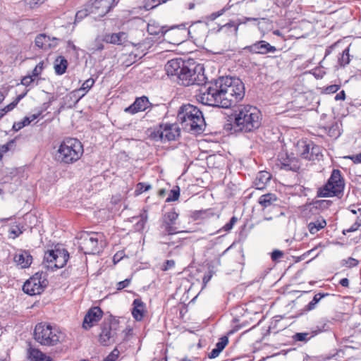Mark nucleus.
Segmentation results:
<instances>
[{"mask_svg":"<svg viewBox=\"0 0 361 361\" xmlns=\"http://www.w3.org/2000/svg\"><path fill=\"white\" fill-rule=\"evenodd\" d=\"M327 180H344L339 169H334L330 178Z\"/></svg>","mask_w":361,"mask_h":361,"instance_id":"de8ad7c7","label":"nucleus"},{"mask_svg":"<svg viewBox=\"0 0 361 361\" xmlns=\"http://www.w3.org/2000/svg\"><path fill=\"white\" fill-rule=\"evenodd\" d=\"M339 42H336L334 44H332L331 46H329L326 47L325 50V56H327L328 55L331 54L332 51L334 49V48L337 46Z\"/></svg>","mask_w":361,"mask_h":361,"instance_id":"338daca9","label":"nucleus"},{"mask_svg":"<svg viewBox=\"0 0 361 361\" xmlns=\"http://www.w3.org/2000/svg\"><path fill=\"white\" fill-rule=\"evenodd\" d=\"M180 134V129L177 123H161L150 133V137L161 142L176 140Z\"/></svg>","mask_w":361,"mask_h":361,"instance_id":"1a4fd4ad","label":"nucleus"},{"mask_svg":"<svg viewBox=\"0 0 361 361\" xmlns=\"http://www.w3.org/2000/svg\"><path fill=\"white\" fill-rule=\"evenodd\" d=\"M326 226V221L322 216H317L307 224L308 231L311 234H316L317 232Z\"/></svg>","mask_w":361,"mask_h":361,"instance_id":"b1692460","label":"nucleus"},{"mask_svg":"<svg viewBox=\"0 0 361 361\" xmlns=\"http://www.w3.org/2000/svg\"><path fill=\"white\" fill-rule=\"evenodd\" d=\"M87 3L90 13L102 18L117 5L118 0H90Z\"/></svg>","mask_w":361,"mask_h":361,"instance_id":"4468645a","label":"nucleus"},{"mask_svg":"<svg viewBox=\"0 0 361 361\" xmlns=\"http://www.w3.org/2000/svg\"><path fill=\"white\" fill-rule=\"evenodd\" d=\"M130 283V279H126L122 281H120L117 283L116 284V289L117 290H122L126 287H128Z\"/></svg>","mask_w":361,"mask_h":361,"instance_id":"e2e57ef3","label":"nucleus"},{"mask_svg":"<svg viewBox=\"0 0 361 361\" xmlns=\"http://www.w3.org/2000/svg\"><path fill=\"white\" fill-rule=\"evenodd\" d=\"M275 201H276L275 195L270 193L262 195L259 199V203L264 207H269Z\"/></svg>","mask_w":361,"mask_h":361,"instance_id":"473e14b6","label":"nucleus"},{"mask_svg":"<svg viewBox=\"0 0 361 361\" xmlns=\"http://www.w3.org/2000/svg\"><path fill=\"white\" fill-rule=\"evenodd\" d=\"M95 82V80L90 78L87 79L81 85L80 88L77 91H84V93L82 94L81 97L85 96V94L92 87Z\"/></svg>","mask_w":361,"mask_h":361,"instance_id":"e433bc0d","label":"nucleus"},{"mask_svg":"<svg viewBox=\"0 0 361 361\" xmlns=\"http://www.w3.org/2000/svg\"><path fill=\"white\" fill-rule=\"evenodd\" d=\"M104 245V236L102 233L84 232L80 235L79 245L86 255L99 253Z\"/></svg>","mask_w":361,"mask_h":361,"instance_id":"6e6552de","label":"nucleus"},{"mask_svg":"<svg viewBox=\"0 0 361 361\" xmlns=\"http://www.w3.org/2000/svg\"><path fill=\"white\" fill-rule=\"evenodd\" d=\"M149 188H150L149 185H145L142 182H139L138 184L137 185L136 189L135 190V195L136 196H137V195H140L141 193H142L144 191L149 190Z\"/></svg>","mask_w":361,"mask_h":361,"instance_id":"49530a36","label":"nucleus"},{"mask_svg":"<svg viewBox=\"0 0 361 361\" xmlns=\"http://www.w3.org/2000/svg\"><path fill=\"white\" fill-rule=\"evenodd\" d=\"M88 3L85 5V8L82 10L78 11L75 14V21H80L85 17L91 14L90 11H88Z\"/></svg>","mask_w":361,"mask_h":361,"instance_id":"a19ab883","label":"nucleus"},{"mask_svg":"<svg viewBox=\"0 0 361 361\" xmlns=\"http://www.w3.org/2000/svg\"><path fill=\"white\" fill-rule=\"evenodd\" d=\"M343 189L344 182H326L323 186L318 188L317 197H338L342 195Z\"/></svg>","mask_w":361,"mask_h":361,"instance_id":"2eb2a0df","label":"nucleus"},{"mask_svg":"<svg viewBox=\"0 0 361 361\" xmlns=\"http://www.w3.org/2000/svg\"><path fill=\"white\" fill-rule=\"evenodd\" d=\"M250 20H255V19L251 18L228 19L224 24L219 26L216 32L229 41H236L240 25Z\"/></svg>","mask_w":361,"mask_h":361,"instance_id":"9b49d317","label":"nucleus"},{"mask_svg":"<svg viewBox=\"0 0 361 361\" xmlns=\"http://www.w3.org/2000/svg\"><path fill=\"white\" fill-rule=\"evenodd\" d=\"M34 81V78L31 75H27L22 78L21 84L25 87L30 85Z\"/></svg>","mask_w":361,"mask_h":361,"instance_id":"052dcab7","label":"nucleus"},{"mask_svg":"<svg viewBox=\"0 0 361 361\" xmlns=\"http://www.w3.org/2000/svg\"><path fill=\"white\" fill-rule=\"evenodd\" d=\"M183 231H178L177 228L169 223L161 221L160 225V237L162 238H165L167 236H170L173 234H176L178 233H183Z\"/></svg>","mask_w":361,"mask_h":361,"instance_id":"a878e982","label":"nucleus"},{"mask_svg":"<svg viewBox=\"0 0 361 361\" xmlns=\"http://www.w3.org/2000/svg\"><path fill=\"white\" fill-rule=\"evenodd\" d=\"M188 23H181L170 27L161 26L159 30L162 32V36H166L170 43L179 44L188 39Z\"/></svg>","mask_w":361,"mask_h":361,"instance_id":"f8f14e48","label":"nucleus"},{"mask_svg":"<svg viewBox=\"0 0 361 361\" xmlns=\"http://www.w3.org/2000/svg\"><path fill=\"white\" fill-rule=\"evenodd\" d=\"M42 114V111H39L37 114H32L29 116H25L20 121L15 122L13 125V130L18 131L25 126H28L32 121L37 118Z\"/></svg>","mask_w":361,"mask_h":361,"instance_id":"cd10ccee","label":"nucleus"},{"mask_svg":"<svg viewBox=\"0 0 361 361\" xmlns=\"http://www.w3.org/2000/svg\"><path fill=\"white\" fill-rule=\"evenodd\" d=\"M177 119L184 130L192 134H201L205 128L202 111L190 104H183L178 111Z\"/></svg>","mask_w":361,"mask_h":361,"instance_id":"7ed1b4c3","label":"nucleus"},{"mask_svg":"<svg viewBox=\"0 0 361 361\" xmlns=\"http://www.w3.org/2000/svg\"><path fill=\"white\" fill-rule=\"evenodd\" d=\"M293 339L296 341H307L310 337L308 333H296L293 336Z\"/></svg>","mask_w":361,"mask_h":361,"instance_id":"09e8293b","label":"nucleus"},{"mask_svg":"<svg viewBox=\"0 0 361 361\" xmlns=\"http://www.w3.org/2000/svg\"><path fill=\"white\" fill-rule=\"evenodd\" d=\"M236 221H237L236 217L235 216H233L230 219V221L225 224V226L223 228L224 230L226 231H228L231 230L232 228L233 227V225L236 223Z\"/></svg>","mask_w":361,"mask_h":361,"instance_id":"680f3d73","label":"nucleus"},{"mask_svg":"<svg viewBox=\"0 0 361 361\" xmlns=\"http://www.w3.org/2000/svg\"><path fill=\"white\" fill-rule=\"evenodd\" d=\"M228 338L226 336H224L221 338L220 341L216 344V348L221 352L228 344Z\"/></svg>","mask_w":361,"mask_h":361,"instance_id":"603ef678","label":"nucleus"},{"mask_svg":"<svg viewBox=\"0 0 361 361\" xmlns=\"http://www.w3.org/2000/svg\"><path fill=\"white\" fill-rule=\"evenodd\" d=\"M328 135L330 137H337L340 135V132L338 130V126L337 123H335L334 124L331 125V126L328 128Z\"/></svg>","mask_w":361,"mask_h":361,"instance_id":"37998d69","label":"nucleus"},{"mask_svg":"<svg viewBox=\"0 0 361 361\" xmlns=\"http://www.w3.org/2000/svg\"><path fill=\"white\" fill-rule=\"evenodd\" d=\"M150 104L148 97L142 96L135 99V102L124 109L126 113L135 114L140 111H145Z\"/></svg>","mask_w":361,"mask_h":361,"instance_id":"4be33fe9","label":"nucleus"},{"mask_svg":"<svg viewBox=\"0 0 361 361\" xmlns=\"http://www.w3.org/2000/svg\"><path fill=\"white\" fill-rule=\"evenodd\" d=\"M271 175L269 172L262 171L259 172L258 176L256 178V180L261 181L263 180L264 179V180H271Z\"/></svg>","mask_w":361,"mask_h":361,"instance_id":"3c124183","label":"nucleus"},{"mask_svg":"<svg viewBox=\"0 0 361 361\" xmlns=\"http://www.w3.org/2000/svg\"><path fill=\"white\" fill-rule=\"evenodd\" d=\"M197 100L206 106L231 108L245 97V85L238 78L219 77L199 85Z\"/></svg>","mask_w":361,"mask_h":361,"instance_id":"f257e3e1","label":"nucleus"},{"mask_svg":"<svg viewBox=\"0 0 361 361\" xmlns=\"http://www.w3.org/2000/svg\"><path fill=\"white\" fill-rule=\"evenodd\" d=\"M32 261V257L26 250H20L14 256V262L21 268L28 267Z\"/></svg>","mask_w":361,"mask_h":361,"instance_id":"5701e85b","label":"nucleus"},{"mask_svg":"<svg viewBox=\"0 0 361 361\" xmlns=\"http://www.w3.org/2000/svg\"><path fill=\"white\" fill-rule=\"evenodd\" d=\"M43 70V62H39L32 70L31 76L37 77L42 73Z\"/></svg>","mask_w":361,"mask_h":361,"instance_id":"6e6d98bb","label":"nucleus"},{"mask_svg":"<svg viewBox=\"0 0 361 361\" xmlns=\"http://www.w3.org/2000/svg\"><path fill=\"white\" fill-rule=\"evenodd\" d=\"M234 128L235 131L253 132L262 124L260 111L251 105H240L234 113Z\"/></svg>","mask_w":361,"mask_h":361,"instance_id":"20e7f679","label":"nucleus"},{"mask_svg":"<svg viewBox=\"0 0 361 361\" xmlns=\"http://www.w3.org/2000/svg\"><path fill=\"white\" fill-rule=\"evenodd\" d=\"M350 60L351 56L350 55V46H348L342 51V53L338 56V62L341 66L344 67L350 63Z\"/></svg>","mask_w":361,"mask_h":361,"instance_id":"c756f323","label":"nucleus"},{"mask_svg":"<svg viewBox=\"0 0 361 361\" xmlns=\"http://www.w3.org/2000/svg\"><path fill=\"white\" fill-rule=\"evenodd\" d=\"M34 338L42 345L54 346L64 339V334L56 326L39 323L34 330Z\"/></svg>","mask_w":361,"mask_h":361,"instance_id":"423d86ee","label":"nucleus"},{"mask_svg":"<svg viewBox=\"0 0 361 361\" xmlns=\"http://www.w3.org/2000/svg\"><path fill=\"white\" fill-rule=\"evenodd\" d=\"M133 308L132 314L137 321H140L143 318L145 311V304L140 299H135L133 302Z\"/></svg>","mask_w":361,"mask_h":361,"instance_id":"bb28decb","label":"nucleus"},{"mask_svg":"<svg viewBox=\"0 0 361 361\" xmlns=\"http://www.w3.org/2000/svg\"><path fill=\"white\" fill-rule=\"evenodd\" d=\"M331 204L329 200H317L312 202V205L316 209H327Z\"/></svg>","mask_w":361,"mask_h":361,"instance_id":"ea45409f","label":"nucleus"},{"mask_svg":"<svg viewBox=\"0 0 361 361\" xmlns=\"http://www.w3.org/2000/svg\"><path fill=\"white\" fill-rule=\"evenodd\" d=\"M227 10L228 8L224 7L218 11L213 12L207 17V19L213 21L216 20L217 18L221 16Z\"/></svg>","mask_w":361,"mask_h":361,"instance_id":"a18cd8bd","label":"nucleus"},{"mask_svg":"<svg viewBox=\"0 0 361 361\" xmlns=\"http://www.w3.org/2000/svg\"><path fill=\"white\" fill-rule=\"evenodd\" d=\"M69 259V253L63 248L49 250L45 252L43 265L48 269L63 267Z\"/></svg>","mask_w":361,"mask_h":361,"instance_id":"9d476101","label":"nucleus"},{"mask_svg":"<svg viewBox=\"0 0 361 361\" xmlns=\"http://www.w3.org/2000/svg\"><path fill=\"white\" fill-rule=\"evenodd\" d=\"M245 49L250 53L262 55L268 53H274L277 50L274 46L271 45L264 40L257 41L251 45L247 46Z\"/></svg>","mask_w":361,"mask_h":361,"instance_id":"aec40b11","label":"nucleus"},{"mask_svg":"<svg viewBox=\"0 0 361 361\" xmlns=\"http://www.w3.org/2000/svg\"><path fill=\"white\" fill-rule=\"evenodd\" d=\"M329 295V293H317L314 295L312 301H310L305 307L307 311L314 310L318 302L324 297Z\"/></svg>","mask_w":361,"mask_h":361,"instance_id":"2f4dec72","label":"nucleus"},{"mask_svg":"<svg viewBox=\"0 0 361 361\" xmlns=\"http://www.w3.org/2000/svg\"><path fill=\"white\" fill-rule=\"evenodd\" d=\"M45 0H25V4L30 8H34L42 4Z\"/></svg>","mask_w":361,"mask_h":361,"instance_id":"5fc2aeb1","label":"nucleus"},{"mask_svg":"<svg viewBox=\"0 0 361 361\" xmlns=\"http://www.w3.org/2000/svg\"><path fill=\"white\" fill-rule=\"evenodd\" d=\"M283 256V252L279 250H274L271 253V258L273 262H279Z\"/></svg>","mask_w":361,"mask_h":361,"instance_id":"8fccbe9b","label":"nucleus"},{"mask_svg":"<svg viewBox=\"0 0 361 361\" xmlns=\"http://www.w3.org/2000/svg\"><path fill=\"white\" fill-rule=\"evenodd\" d=\"M297 147L298 152L302 159L309 161H319L323 157L321 147L311 141H299Z\"/></svg>","mask_w":361,"mask_h":361,"instance_id":"ddd939ff","label":"nucleus"},{"mask_svg":"<svg viewBox=\"0 0 361 361\" xmlns=\"http://www.w3.org/2000/svg\"><path fill=\"white\" fill-rule=\"evenodd\" d=\"M15 104L12 102L6 106L4 108L0 109V119L3 118V116L7 114L8 112L11 111L15 108Z\"/></svg>","mask_w":361,"mask_h":361,"instance_id":"13d9d810","label":"nucleus"},{"mask_svg":"<svg viewBox=\"0 0 361 361\" xmlns=\"http://www.w3.org/2000/svg\"><path fill=\"white\" fill-rule=\"evenodd\" d=\"M340 89V85H329L324 89V92L326 94H333L336 92Z\"/></svg>","mask_w":361,"mask_h":361,"instance_id":"864d4df0","label":"nucleus"},{"mask_svg":"<svg viewBox=\"0 0 361 361\" xmlns=\"http://www.w3.org/2000/svg\"><path fill=\"white\" fill-rule=\"evenodd\" d=\"M348 158L353 160V161L355 164L361 163V152L358 154L348 157Z\"/></svg>","mask_w":361,"mask_h":361,"instance_id":"774afa93","label":"nucleus"},{"mask_svg":"<svg viewBox=\"0 0 361 361\" xmlns=\"http://www.w3.org/2000/svg\"><path fill=\"white\" fill-rule=\"evenodd\" d=\"M180 196V188L178 186H176L175 188L170 190V193L167 197L166 202H173L176 201L178 199Z\"/></svg>","mask_w":361,"mask_h":361,"instance_id":"58836bf2","label":"nucleus"},{"mask_svg":"<svg viewBox=\"0 0 361 361\" xmlns=\"http://www.w3.org/2000/svg\"><path fill=\"white\" fill-rule=\"evenodd\" d=\"M60 39L51 37L45 33L38 34L35 39V45L42 50L47 51L58 46Z\"/></svg>","mask_w":361,"mask_h":361,"instance_id":"a211bd4d","label":"nucleus"},{"mask_svg":"<svg viewBox=\"0 0 361 361\" xmlns=\"http://www.w3.org/2000/svg\"><path fill=\"white\" fill-rule=\"evenodd\" d=\"M166 74L171 80L183 86L200 85L207 79L204 68L200 64L173 59L165 65Z\"/></svg>","mask_w":361,"mask_h":361,"instance_id":"f03ea898","label":"nucleus"},{"mask_svg":"<svg viewBox=\"0 0 361 361\" xmlns=\"http://www.w3.org/2000/svg\"><path fill=\"white\" fill-rule=\"evenodd\" d=\"M11 178H16V180L18 179H27L28 178L27 173L25 172V169L23 168L16 169L11 172Z\"/></svg>","mask_w":361,"mask_h":361,"instance_id":"4c0bfd02","label":"nucleus"},{"mask_svg":"<svg viewBox=\"0 0 361 361\" xmlns=\"http://www.w3.org/2000/svg\"><path fill=\"white\" fill-rule=\"evenodd\" d=\"M359 215L358 216H352V220H354V224L350 226L349 228L346 231L347 232H354L357 231L361 226V208H358Z\"/></svg>","mask_w":361,"mask_h":361,"instance_id":"c9c22d12","label":"nucleus"},{"mask_svg":"<svg viewBox=\"0 0 361 361\" xmlns=\"http://www.w3.org/2000/svg\"><path fill=\"white\" fill-rule=\"evenodd\" d=\"M15 145V140H12L8 142L6 144L2 145L0 147V151L2 153H6L9 151Z\"/></svg>","mask_w":361,"mask_h":361,"instance_id":"4d7b16f0","label":"nucleus"},{"mask_svg":"<svg viewBox=\"0 0 361 361\" xmlns=\"http://www.w3.org/2000/svg\"><path fill=\"white\" fill-rule=\"evenodd\" d=\"M160 27H154L153 25H149L148 27H147V30L150 35H161L162 36V32H161V30H159Z\"/></svg>","mask_w":361,"mask_h":361,"instance_id":"bf43d9fd","label":"nucleus"},{"mask_svg":"<svg viewBox=\"0 0 361 361\" xmlns=\"http://www.w3.org/2000/svg\"><path fill=\"white\" fill-rule=\"evenodd\" d=\"M23 226L18 224H14L11 225L8 230V237L12 239H15L23 233L24 231Z\"/></svg>","mask_w":361,"mask_h":361,"instance_id":"7c9ffc66","label":"nucleus"},{"mask_svg":"<svg viewBox=\"0 0 361 361\" xmlns=\"http://www.w3.org/2000/svg\"><path fill=\"white\" fill-rule=\"evenodd\" d=\"M120 345L116 346L104 361H116L120 355Z\"/></svg>","mask_w":361,"mask_h":361,"instance_id":"79ce46f5","label":"nucleus"},{"mask_svg":"<svg viewBox=\"0 0 361 361\" xmlns=\"http://www.w3.org/2000/svg\"><path fill=\"white\" fill-rule=\"evenodd\" d=\"M27 358L30 361H51V358L37 348L30 347L27 349Z\"/></svg>","mask_w":361,"mask_h":361,"instance_id":"393cba45","label":"nucleus"},{"mask_svg":"<svg viewBox=\"0 0 361 361\" xmlns=\"http://www.w3.org/2000/svg\"><path fill=\"white\" fill-rule=\"evenodd\" d=\"M358 264V261L353 257H348V259H343L341 262L342 266L351 268L356 267Z\"/></svg>","mask_w":361,"mask_h":361,"instance_id":"c03bdc74","label":"nucleus"},{"mask_svg":"<svg viewBox=\"0 0 361 361\" xmlns=\"http://www.w3.org/2000/svg\"><path fill=\"white\" fill-rule=\"evenodd\" d=\"M122 331L118 320L110 317L105 319L101 325L99 341L103 345H110L118 340V336Z\"/></svg>","mask_w":361,"mask_h":361,"instance_id":"0eeeda50","label":"nucleus"},{"mask_svg":"<svg viewBox=\"0 0 361 361\" xmlns=\"http://www.w3.org/2000/svg\"><path fill=\"white\" fill-rule=\"evenodd\" d=\"M83 152V145L79 140L66 137L60 144L55 159L61 164H72L80 159Z\"/></svg>","mask_w":361,"mask_h":361,"instance_id":"39448f33","label":"nucleus"},{"mask_svg":"<svg viewBox=\"0 0 361 361\" xmlns=\"http://www.w3.org/2000/svg\"><path fill=\"white\" fill-rule=\"evenodd\" d=\"M29 90H25L24 92L17 96V97L15 99L14 101L12 102L13 104H15V106H17V104L19 103V102L25 97V95L27 94Z\"/></svg>","mask_w":361,"mask_h":361,"instance_id":"69168bd1","label":"nucleus"},{"mask_svg":"<svg viewBox=\"0 0 361 361\" xmlns=\"http://www.w3.org/2000/svg\"><path fill=\"white\" fill-rule=\"evenodd\" d=\"M277 165L286 171H298L300 168L298 159L283 152L279 154Z\"/></svg>","mask_w":361,"mask_h":361,"instance_id":"f3484780","label":"nucleus"},{"mask_svg":"<svg viewBox=\"0 0 361 361\" xmlns=\"http://www.w3.org/2000/svg\"><path fill=\"white\" fill-rule=\"evenodd\" d=\"M42 274L37 273L33 276L27 280L23 286V290L30 295H35L40 294L43 290L45 285L44 281H41Z\"/></svg>","mask_w":361,"mask_h":361,"instance_id":"dca6fc26","label":"nucleus"},{"mask_svg":"<svg viewBox=\"0 0 361 361\" xmlns=\"http://www.w3.org/2000/svg\"><path fill=\"white\" fill-rule=\"evenodd\" d=\"M123 35V32L112 33L106 36V41L114 44H121L122 43V37Z\"/></svg>","mask_w":361,"mask_h":361,"instance_id":"f704fd0d","label":"nucleus"},{"mask_svg":"<svg viewBox=\"0 0 361 361\" xmlns=\"http://www.w3.org/2000/svg\"><path fill=\"white\" fill-rule=\"evenodd\" d=\"M103 312L100 307H93L90 308L85 316L82 327L88 329L95 325L102 318Z\"/></svg>","mask_w":361,"mask_h":361,"instance_id":"412c9836","label":"nucleus"},{"mask_svg":"<svg viewBox=\"0 0 361 361\" xmlns=\"http://www.w3.org/2000/svg\"><path fill=\"white\" fill-rule=\"evenodd\" d=\"M178 214L176 213L174 209H171L164 215L161 221L175 226L176 221L178 219Z\"/></svg>","mask_w":361,"mask_h":361,"instance_id":"72a5a7b5","label":"nucleus"},{"mask_svg":"<svg viewBox=\"0 0 361 361\" xmlns=\"http://www.w3.org/2000/svg\"><path fill=\"white\" fill-rule=\"evenodd\" d=\"M207 25L202 21H197L188 25V38L198 40L206 36Z\"/></svg>","mask_w":361,"mask_h":361,"instance_id":"6ab92c4d","label":"nucleus"},{"mask_svg":"<svg viewBox=\"0 0 361 361\" xmlns=\"http://www.w3.org/2000/svg\"><path fill=\"white\" fill-rule=\"evenodd\" d=\"M175 266V262L173 259L166 260L163 264L162 270L167 271Z\"/></svg>","mask_w":361,"mask_h":361,"instance_id":"0e129e2a","label":"nucleus"},{"mask_svg":"<svg viewBox=\"0 0 361 361\" xmlns=\"http://www.w3.org/2000/svg\"><path fill=\"white\" fill-rule=\"evenodd\" d=\"M68 61L64 56H58L54 61V71L56 75H61L66 73L68 68Z\"/></svg>","mask_w":361,"mask_h":361,"instance_id":"c85d7f7f","label":"nucleus"}]
</instances>
